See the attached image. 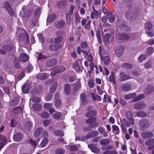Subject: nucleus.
Listing matches in <instances>:
<instances>
[{
  "label": "nucleus",
  "mask_w": 154,
  "mask_h": 154,
  "mask_svg": "<svg viewBox=\"0 0 154 154\" xmlns=\"http://www.w3.org/2000/svg\"><path fill=\"white\" fill-rule=\"evenodd\" d=\"M107 18L109 20V22L111 23H113L115 18L114 15L112 14L111 13H108L106 16Z\"/></svg>",
  "instance_id": "7c9ffc66"
},
{
  "label": "nucleus",
  "mask_w": 154,
  "mask_h": 154,
  "mask_svg": "<svg viewBox=\"0 0 154 154\" xmlns=\"http://www.w3.org/2000/svg\"><path fill=\"white\" fill-rule=\"evenodd\" d=\"M80 99L82 102H84L86 100V97L85 94L82 93L80 95Z\"/></svg>",
  "instance_id": "69168bd1"
},
{
  "label": "nucleus",
  "mask_w": 154,
  "mask_h": 154,
  "mask_svg": "<svg viewBox=\"0 0 154 154\" xmlns=\"http://www.w3.org/2000/svg\"><path fill=\"white\" fill-rule=\"evenodd\" d=\"M63 114L60 112H57L54 113L52 116L53 118L57 120H59L62 117Z\"/></svg>",
  "instance_id": "c756f323"
},
{
  "label": "nucleus",
  "mask_w": 154,
  "mask_h": 154,
  "mask_svg": "<svg viewBox=\"0 0 154 154\" xmlns=\"http://www.w3.org/2000/svg\"><path fill=\"white\" fill-rule=\"evenodd\" d=\"M103 154H116V152L115 150H107L104 152Z\"/></svg>",
  "instance_id": "774afa93"
},
{
  "label": "nucleus",
  "mask_w": 154,
  "mask_h": 154,
  "mask_svg": "<svg viewBox=\"0 0 154 154\" xmlns=\"http://www.w3.org/2000/svg\"><path fill=\"white\" fill-rule=\"evenodd\" d=\"M81 47L82 49H87V50L88 49H87L88 48V44L87 42H83L81 43L80 44Z\"/></svg>",
  "instance_id": "13d9d810"
},
{
  "label": "nucleus",
  "mask_w": 154,
  "mask_h": 154,
  "mask_svg": "<svg viewBox=\"0 0 154 154\" xmlns=\"http://www.w3.org/2000/svg\"><path fill=\"white\" fill-rule=\"evenodd\" d=\"M92 9L93 11L91 12V18L92 20H93L94 18L96 20H97L99 16L98 12L95 10L94 6L92 7Z\"/></svg>",
  "instance_id": "a211bd4d"
},
{
  "label": "nucleus",
  "mask_w": 154,
  "mask_h": 154,
  "mask_svg": "<svg viewBox=\"0 0 154 154\" xmlns=\"http://www.w3.org/2000/svg\"><path fill=\"white\" fill-rule=\"evenodd\" d=\"M136 17V14H134L131 11L127 12L126 14V17L127 19L131 21L134 20L135 19Z\"/></svg>",
  "instance_id": "ddd939ff"
},
{
  "label": "nucleus",
  "mask_w": 154,
  "mask_h": 154,
  "mask_svg": "<svg viewBox=\"0 0 154 154\" xmlns=\"http://www.w3.org/2000/svg\"><path fill=\"white\" fill-rule=\"evenodd\" d=\"M144 97L145 95L144 94H141L134 99H133L132 100L134 102H136L142 99Z\"/></svg>",
  "instance_id": "3c124183"
},
{
  "label": "nucleus",
  "mask_w": 154,
  "mask_h": 154,
  "mask_svg": "<svg viewBox=\"0 0 154 154\" xmlns=\"http://www.w3.org/2000/svg\"><path fill=\"white\" fill-rule=\"evenodd\" d=\"M108 81L111 82H112L114 85L116 84V82L114 78V76L111 75H110L109 76Z\"/></svg>",
  "instance_id": "bf43d9fd"
},
{
  "label": "nucleus",
  "mask_w": 154,
  "mask_h": 154,
  "mask_svg": "<svg viewBox=\"0 0 154 154\" xmlns=\"http://www.w3.org/2000/svg\"><path fill=\"white\" fill-rule=\"evenodd\" d=\"M65 150L61 148H58L55 150V154H64Z\"/></svg>",
  "instance_id": "8fccbe9b"
},
{
  "label": "nucleus",
  "mask_w": 154,
  "mask_h": 154,
  "mask_svg": "<svg viewBox=\"0 0 154 154\" xmlns=\"http://www.w3.org/2000/svg\"><path fill=\"white\" fill-rule=\"evenodd\" d=\"M145 27L147 30H151L152 29V23L149 21L146 22L145 24Z\"/></svg>",
  "instance_id": "6e6d98bb"
},
{
  "label": "nucleus",
  "mask_w": 154,
  "mask_h": 154,
  "mask_svg": "<svg viewBox=\"0 0 154 154\" xmlns=\"http://www.w3.org/2000/svg\"><path fill=\"white\" fill-rule=\"evenodd\" d=\"M148 54L149 55H151L154 52V48L152 47L148 48L146 50Z\"/></svg>",
  "instance_id": "0e129e2a"
},
{
  "label": "nucleus",
  "mask_w": 154,
  "mask_h": 154,
  "mask_svg": "<svg viewBox=\"0 0 154 154\" xmlns=\"http://www.w3.org/2000/svg\"><path fill=\"white\" fill-rule=\"evenodd\" d=\"M147 57V55L146 54H141L138 58V60L140 62H142L143 60L146 59Z\"/></svg>",
  "instance_id": "5fc2aeb1"
},
{
  "label": "nucleus",
  "mask_w": 154,
  "mask_h": 154,
  "mask_svg": "<svg viewBox=\"0 0 154 154\" xmlns=\"http://www.w3.org/2000/svg\"><path fill=\"white\" fill-rule=\"evenodd\" d=\"M154 143V139L150 138L146 140L145 144L147 146H150Z\"/></svg>",
  "instance_id": "09e8293b"
},
{
  "label": "nucleus",
  "mask_w": 154,
  "mask_h": 154,
  "mask_svg": "<svg viewBox=\"0 0 154 154\" xmlns=\"http://www.w3.org/2000/svg\"><path fill=\"white\" fill-rule=\"evenodd\" d=\"M54 134L58 137H63L64 135V133L63 131L60 130H56L54 131Z\"/></svg>",
  "instance_id": "72a5a7b5"
},
{
  "label": "nucleus",
  "mask_w": 154,
  "mask_h": 154,
  "mask_svg": "<svg viewBox=\"0 0 154 154\" xmlns=\"http://www.w3.org/2000/svg\"><path fill=\"white\" fill-rule=\"evenodd\" d=\"M30 85L29 84H24L22 88V91L24 94L28 93L30 90Z\"/></svg>",
  "instance_id": "a878e982"
},
{
  "label": "nucleus",
  "mask_w": 154,
  "mask_h": 154,
  "mask_svg": "<svg viewBox=\"0 0 154 154\" xmlns=\"http://www.w3.org/2000/svg\"><path fill=\"white\" fill-rule=\"evenodd\" d=\"M139 125L140 129L141 131H144L150 127V123L149 120L143 119L140 121Z\"/></svg>",
  "instance_id": "7ed1b4c3"
},
{
  "label": "nucleus",
  "mask_w": 154,
  "mask_h": 154,
  "mask_svg": "<svg viewBox=\"0 0 154 154\" xmlns=\"http://www.w3.org/2000/svg\"><path fill=\"white\" fill-rule=\"evenodd\" d=\"M90 48H88V49L87 51L85 50H82V53H84L85 55L87 56L88 60L89 62H91L93 60V58L92 56L91 53H90Z\"/></svg>",
  "instance_id": "4468645a"
},
{
  "label": "nucleus",
  "mask_w": 154,
  "mask_h": 154,
  "mask_svg": "<svg viewBox=\"0 0 154 154\" xmlns=\"http://www.w3.org/2000/svg\"><path fill=\"white\" fill-rule=\"evenodd\" d=\"M48 74L45 73H43L37 75V78L38 79L42 80H45L48 78Z\"/></svg>",
  "instance_id": "5701e85b"
},
{
  "label": "nucleus",
  "mask_w": 154,
  "mask_h": 154,
  "mask_svg": "<svg viewBox=\"0 0 154 154\" xmlns=\"http://www.w3.org/2000/svg\"><path fill=\"white\" fill-rule=\"evenodd\" d=\"M23 137V135L21 133H17L14 135L13 139L14 141L18 142L22 139Z\"/></svg>",
  "instance_id": "6ab92c4d"
},
{
  "label": "nucleus",
  "mask_w": 154,
  "mask_h": 154,
  "mask_svg": "<svg viewBox=\"0 0 154 154\" xmlns=\"http://www.w3.org/2000/svg\"><path fill=\"white\" fill-rule=\"evenodd\" d=\"M65 69V68L64 66H60L56 69V71L58 73L63 72Z\"/></svg>",
  "instance_id": "052dcab7"
},
{
  "label": "nucleus",
  "mask_w": 154,
  "mask_h": 154,
  "mask_svg": "<svg viewBox=\"0 0 154 154\" xmlns=\"http://www.w3.org/2000/svg\"><path fill=\"white\" fill-rule=\"evenodd\" d=\"M43 128L41 127L37 128L34 132V136L37 138L39 137L41 134Z\"/></svg>",
  "instance_id": "c85d7f7f"
},
{
  "label": "nucleus",
  "mask_w": 154,
  "mask_h": 154,
  "mask_svg": "<svg viewBox=\"0 0 154 154\" xmlns=\"http://www.w3.org/2000/svg\"><path fill=\"white\" fill-rule=\"evenodd\" d=\"M57 86V84L56 83H54L51 86L49 90L50 92L51 93H54L55 91Z\"/></svg>",
  "instance_id": "a19ab883"
},
{
  "label": "nucleus",
  "mask_w": 154,
  "mask_h": 154,
  "mask_svg": "<svg viewBox=\"0 0 154 154\" xmlns=\"http://www.w3.org/2000/svg\"><path fill=\"white\" fill-rule=\"evenodd\" d=\"M146 106V105L142 102H139L136 103L134 107L136 109H144Z\"/></svg>",
  "instance_id": "4be33fe9"
},
{
  "label": "nucleus",
  "mask_w": 154,
  "mask_h": 154,
  "mask_svg": "<svg viewBox=\"0 0 154 154\" xmlns=\"http://www.w3.org/2000/svg\"><path fill=\"white\" fill-rule=\"evenodd\" d=\"M117 38L118 43H122L125 41V32H117Z\"/></svg>",
  "instance_id": "1a4fd4ad"
},
{
  "label": "nucleus",
  "mask_w": 154,
  "mask_h": 154,
  "mask_svg": "<svg viewBox=\"0 0 154 154\" xmlns=\"http://www.w3.org/2000/svg\"><path fill=\"white\" fill-rule=\"evenodd\" d=\"M63 39L62 36H57L53 39L51 38L50 40V42L51 43L59 44L61 43Z\"/></svg>",
  "instance_id": "f3484780"
},
{
  "label": "nucleus",
  "mask_w": 154,
  "mask_h": 154,
  "mask_svg": "<svg viewBox=\"0 0 154 154\" xmlns=\"http://www.w3.org/2000/svg\"><path fill=\"white\" fill-rule=\"evenodd\" d=\"M117 32H125V21L124 20H118L116 22Z\"/></svg>",
  "instance_id": "f03ea898"
},
{
  "label": "nucleus",
  "mask_w": 154,
  "mask_h": 154,
  "mask_svg": "<svg viewBox=\"0 0 154 154\" xmlns=\"http://www.w3.org/2000/svg\"><path fill=\"white\" fill-rule=\"evenodd\" d=\"M125 48L123 45H119L116 48L115 51V54L117 57L122 56L124 53Z\"/></svg>",
  "instance_id": "423d86ee"
},
{
  "label": "nucleus",
  "mask_w": 154,
  "mask_h": 154,
  "mask_svg": "<svg viewBox=\"0 0 154 154\" xmlns=\"http://www.w3.org/2000/svg\"><path fill=\"white\" fill-rule=\"evenodd\" d=\"M40 116L42 118L46 119L50 117V115L48 112H43L40 114Z\"/></svg>",
  "instance_id": "603ef678"
},
{
  "label": "nucleus",
  "mask_w": 154,
  "mask_h": 154,
  "mask_svg": "<svg viewBox=\"0 0 154 154\" xmlns=\"http://www.w3.org/2000/svg\"><path fill=\"white\" fill-rule=\"evenodd\" d=\"M112 131L114 134L117 135L119 133V129L118 127L116 125H112Z\"/></svg>",
  "instance_id": "473e14b6"
},
{
  "label": "nucleus",
  "mask_w": 154,
  "mask_h": 154,
  "mask_svg": "<svg viewBox=\"0 0 154 154\" xmlns=\"http://www.w3.org/2000/svg\"><path fill=\"white\" fill-rule=\"evenodd\" d=\"M75 22L76 24H77L78 23H80V17H79V14L78 13L75 14Z\"/></svg>",
  "instance_id": "e2e57ef3"
},
{
  "label": "nucleus",
  "mask_w": 154,
  "mask_h": 154,
  "mask_svg": "<svg viewBox=\"0 0 154 154\" xmlns=\"http://www.w3.org/2000/svg\"><path fill=\"white\" fill-rule=\"evenodd\" d=\"M54 104L56 109H58L61 106L62 102L60 100L57 99L55 101Z\"/></svg>",
  "instance_id": "c03bdc74"
},
{
  "label": "nucleus",
  "mask_w": 154,
  "mask_h": 154,
  "mask_svg": "<svg viewBox=\"0 0 154 154\" xmlns=\"http://www.w3.org/2000/svg\"><path fill=\"white\" fill-rule=\"evenodd\" d=\"M146 90L148 93H150L153 91L154 88L152 85H147Z\"/></svg>",
  "instance_id": "4d7b16f0"
},
{
  "label": "nucleus",
  "mask_w": 154,
  "mask_h": 154,
  "mask_svg": "<svg viewBox=\"0 0 154 154\" xmlns=\"http://www.w3.org/2000/svg\"><path fill=\"white\" fill-rule=\"evenodd\" d=\"M57 60L56 59H51L47 60L45 65L48 67H52L55 66L57 63Z\"/></svg>",
  "instance_id": "9d476101"
},
{
  "label": "nucleus",
  "mask_w": 154,
  "mask_h": 154,
  "mask_svg": "<svg viewBox=\"0 0 154 154\" xmlns=\"http://www.w3.org/2000/svg\"><path fill=\"white\" fill-rule=\"evenodd\" d=\"M74 9V5H71L70 9L68 11V13H67L66 14V22L68 25H69L70 24L71 16L73 15Z\"/></svg>",
  "instance_id": "20e7f679"
},
{
  "label": "nucleus",
  "mask_w": 154,
  "mask_h": 154,
  "mask_svg": "<svg viewBox=\"0 0 154 154\" xmlns=\"http://www.w3.org/2000/svg\"><path fill=\"white\" fill-rule=\"evenodd\" d=\"M120 81H123L125 80V73L121 72L120 74V77L119 79Z\"/></svg>",
  "instance_id": "680f3d73"
},
{
  "label": "nucleus",
  "mask_w": 154,
  "mask_h": 154,
  "mask_svg": "<svg viewBox=\"0 0 154 154\" xmlns=\"http://www.w3.org/2000/svg\"><path fill=\"white\" fill-rule=\"evenodd\" d=\"M56 15L54 13H53L49 15L47 18V22L48 23H51L53 22L56 18Z\"/></svg>",
  "instance_id": "b1692460"
},
{
  "label": "nucleus",
  "mask_w": 154,
  "mask_h": 154,
  "mask_svg": "<svg viewBox=\"0 0 154 154\" xmlns=\"http://www.w3.org/2000/svg\"><path fill=\"white\" fill-rule=\"evenodd\" d=\"M66 4L65 0L59 1L57 4V5L59 8H63L64 7Z\"/></svg>",
  "instance_id": "79ce46f5"
},
{
  "label": "nucleus",
  "mask_w": 154,
  "mask_h": 154,
  "mask_svg": "<svg viewBox=\"0 0 154 154\" xmlns=\"http://www.w3.org/2000/svg\"><path fill=\"white\" fill-rule=\"evenodd\" d=\"M55 27L57 29H60L63 28L66 25L65 22L63 20H60L54 23Z\"/></svg>",
  "instance_id": "0eeeda50"
},
{
  "label": "nucleus",
  "mask_w": 154,
  "mask_h": 154,
  "mask_svg": "<svg viewBox=\"0 0 154 154\" xmlns=\"http://www.w3.org/2000/svg\"><path fill=\"white\" fill-rule=\"evenodd\" d=\"M114 37L112 35L108 33H106L103 38L104 44L111 43L114 40Z\"/></svg>",
  "instance_id": "39448f33"
},
{
  "label": "nucleus",
  "mask_w": 154,
  "mask_h": 154,
  "mask_svg": "<svg viewBox=\"0 0 154 154\" xmlns=\"http://www.w3.org/2000/svg\"><path fill=\"white\" fill-rule=\"evenodd\" d=\"M24 128L26 131H29L32 128V122L29 121L25 123L23 125Z\"/></svg>",
  "instance_id": "cd10ccee"
},
{
  "label": "nucleus",
  "mask_w": 154,
  "mask_h": 154,
  "mask_svg": "<svg viewBox=\"0 0 154 154\" xmlns=\"http://www.w3.org/2000/svg\"><path fill=\"white\" fill-rule=\"evenodd\" d=\"M64 91L65 94L66 95H69L70 94L71 92V88L69 84H65Z\"/></svg>",
  "instance_id": "412c9836"
},
{
  "label": "nucleus",
  "mask_w": 154,
  "mask_h": 154,
  "mask_svg": "<svg viewBox=\"0 0 154 154\" xmlns=\"http://www.w3.org/2000/svg\"><path fill=\"white\" fill-rule=\"evenodd\" d=\"M91 95L93 101L97 100L98 101H100L101 100V98L100 96L98 94L95 95L94 93H91Z\"/></svg>",
  "instance_id": "37998d69"
},
{
  "label": "nucleus",
  "mask_w": 154,
  "mask_h": 154,
  "mask_svg": "<svg viewBox=\"0 0 154 154\" xmlns=\"http://www.w3.org/2000/svg\"><path fill=\"white\" fill-rule=\"evenodd\" d=\"M22 109L21 107H19L14 109L13 111L14 114L17 115L20 113L22 111Z\"/></svg>",
  "instance_id": "a18cd8bd"
},
{
  "label": "nucleus",
  "mask_w": 154,
  "mask_h": 154,
  "mask_svg": "<svg viewBox=\"0 0 154 154\" xmlns=\"http://www.w3.org/2000/svg\"><path fill=\"white\" fill-rule=\"evenodd\" d=\"M127 118L129 120L130 123L132 125H133L134 123V120L133 118H132V115L131 112L128 111L127 112Z\"/></svg>",
  "instance_id": "f704fd0d"
},
{
  "label": "nucleus",
  "mask_w": 154,
  "mask_h": 154,
  "mask_svg": "<svg viewBox=\"0 0 154 154\" xmlns=\"http://www.w3.org/2000/svg\"><path fill=\"white\" fill-rule=\"evenodd\" d=\"M19 59L22 62H26L29 60V56L25 53L21 54L19 56Z\"/></svg>",
  "instance_id": "2eb2a0df"
},
{
  "label": "nucleus",
  "mask_w": 154,
  "mask_h": 154,
  "mask_svg": "<svg viewBox=\"0 0 154 154\" xmlns=\"http://www.w3.org/2000/svg\"><path fill=\"white\" fill-rule=\"evenodd\" d=\"M101 59L103 60L104 64L106 65L109 64L110 62L109 57L108 56H105V57L103 56L102 59Z\"/></svg>",
  "instance_id": "49530a36"
},
{
  "label": "nucleus",
  "mask_w": 154,
  "mask_h": 154,
  "mask_svg": "<svg viewBox=\"0 0 154 154\" xmlns=\"http://www.w3.org/2000/svg\"><path fill=\"white\" fill-rule=\"evenodd\" d=\"M48 140L47 138H44L40 143L41 147H45L48 144Z\"/></svg>",
  "instance_id": "de8ad7c7"
},
{
  "label": "nucleus",
  "mask_w": 154,
  "mask_h": 154,
  "mask_svg": "<svg viewBox=\"0 0 154 154\" xmlns=\"http://www.w3.org/2000/svg\"><path fill=\"white\" fill-rule=\"evenodd\" d=\"M88 147L91 151L95 153H98L100 151V149L96 147L95 144H89L88 145Z\"/></svg>",
  "instance_id": "dca6fc26"
},
{
  "label": "nucleus",
  "mask_w": 154,
  "mask_h": 154,
  "mask_svg": "<svg viewBox=\"0 0 154 154\" xmlns=\"http://www.w3.org/2000/svg\"><path fill=\"white\" fill-rule=\"evenodd\" d=\"M2 48L6 52H10L13 50L14 45H5L2 46Z\"/></svg>",
  "instance_id": "aec40b11"
},
{
  "label": "nucleus",
  "mask_w": 154,
  "mask_h": 154,
  "mask_svg": "<svg viewBox=\"0 0 154 154\" xmlns=\"http://www.w3.org/2000/svg\"><path fill=\"white\" fill-rule=\"evenodd\" d=\"M32 108L37 111H39L42 109V106L40 104H34L32 106Z\"/></svg>",
  "instance_id": "c9c22d12"
},
{
  "label": "nucleus",
  "mask_w": 154,
  "mask_h": 154,
  "mask_svg": "<svg viewBox=\"0 0 154 154\" xmlns=\"http://www.w3.org/2000/svg\"><path fill=\"white\" fill-rule=\"evenodd\" d=\"M20 97L19 96L14 97L11 102V104L12 106H15L17 105L19 102Z\"/></svg>",
  "instance_id": "393cba45"
},
{
  "label": "nucleus",
  "mask_w": 154,
  "mask_h": 154,
  "mask_svg": "<svg viewBox=\"0 0 154 154\" xmlns=\"http://www.w3.org/2000/svg\"><path fill=\"white\" fill-rule=\"evenodd\" d=\"M97 121V117L90 118L86 120L85 123L88 125V128L95 129L99 126V124Z\"/></svg>",
  "instance_id": "f257e3e1"
},
{
  "label": "nucleus",
  "mask_w": 154,
  "mask_h": 154,
  "mask_svg": "<svg viewBox=\"0 0 154 154\" xmlns=\"http://www.w3.org/2000/svg\"><path fill=\"white\" fill-rule=\"evenodd\" d=\"M142 135L143 138H148L153 137V134L151 132H146L142 133Z\"/></svg>",
  "instance_id": "ea45409f"
},
{
  "label": "nucleus",
  "mask_w": 154,
  "mask_h": 154,
  "mask_svg": "<svg viewBox=\"0 0 154 154\" xmlns=\"http://www.w3.org/2000/svg\"><path fill=\"white\" fill-rule=\"evenodd\" d=\"M136 94L134 93L126 95V100H129L134 98L136 96Z\"/></svg>",
  "instance_id": "864d4df0"
},
{
  "label": "nucleus",
  "mask_w": 154,
  "mask_h": 154,
  "mask_svg": "<svg viewBox=\"0 0 154 154\" xmlns=\"http://www.w3.org/2000/svg\"><path fill=\"white\" fill-rule=\"evenodd\" d=\"M116 10L117 13L119 14V16L120 17L124 15L125 11L124 9L121 7L117 8Z\"/></svg>",
  "instance_id": "4c0bfd02"
},
{
  "label": "nucleus",
  "mask_w": 154,
  "mask_h": 154,
  "mask_svg": "<svg viewBox=\"0 0 154 154\" xmlns=\"http://www.w3.org/2000/svg\"><path fill=\"white\" fill-rule=\"evenodd\" d=\"M97 113V111L95 109L92 110L88 111L85 114V117L87 118L97 117L96 116Z\"/></svg>",
  "instance_id": "f8f14e48"
},
{
  "label": "nucleus",
  "mask_w": 154,
  "mask_h": 154,
  "mask_svg": "<svg viewBox=\"0 0 154 154\" xmlns=\"http://www.w3.org/2000/svg\"><path fill=\"white\" fill-rule=\"evenodd\" d=\"M79 61H80V60L77 59L76 60L75 62L73 64L74 69L77 72H79L80 70V66L77 63V62Z\"/></svg>",
  "instance_id": "bb28decb"
},
{
  "label": "nucleus",
  "mask_w": 154,
  "mask_h": 154,
  "mask_svg": "<svg viewBox=\"0 0 154 154\" xmlns=\"http://www.w3.org/2000/svg\"><path fill=\"white\" fill-rule=\"evenodd\" d=\"M99 134L98 132L97 131H93L88 133L85 136H84L83 138L84 140L92 138L97 136Z\"/></svg>",
  "instance_id": "6e6552de"
},
{
  "label": "nucleus",
  "mask_w": 154,
  "mask_h": 154,
  "mask_svg": "<svg viewBox=\"0 0 154 154\" xmlns=\"http://www.w3.org/2000/svg\"><path fill=\"white\" fill-rule=\"evenodd\" d=\"M94 81L92 79L90 80L88 82L89 86L91 88H93L94 87Z\"/></svg>",
  "instance_id": "338daca9"
},
{
  "label": "nucleus",
  "mask_w": 154,
  "mask_h": 154,
  "mask_svg": "<svg viewBox=\"0 0 154 154\" xmlns=\"http://www.w3.org/2000/svg\"><path fill=\"white\" fill-rule=\"evenodd\" d=\"M110 140L108 139H104L101 140L100 141V144L102 146L107 145L109 143Z\"/></svg>",
  "instance_id": "58836bf2"
},
{
  "label": "nucleus",
  "mask_w": 154,
  "mask_h": 154,
  "mask_svg": "<svg viewBox=\"0 0 154 154\" xmlns=\"http://www.w3.org/2000/svg\"><path fill=\"white\" fill-rule=\"evenodd\" d=\"M61 47L60 44H52L49 46V49L51 51L55 52L59 50Z\"/></svg>",
  "instance_id": "9b49d317"
},
{
  "label": "nucleus",
  "mask_w": 154,
  "mask_h": 154,
  "mask_svg": "<svg viewBox=\"0 0 154 154\" xmlns=\"http://www.w3.org/2000/svg\"><path fill=\"white\" fill-rule=\"evenodd\" d=\"M96 35L97 37V39L98 43L100 44H101L102 41L100 38V33L99 29H98L96 30Z\"/></svg>",
  "instance_id": "e433bc0d"
},
{
  "label": "nucleus",
  "mask_w": 154,
  "mask_h": 154,
  "mask_svg": "<svg viewBox=\"0 0 154 154\" xmlns=\"http://www.w3.org/2000/svg\"><path fill=\"white\" fill-rule=\"evenodd\" d=\"M98 130L101 134L104 137H106L108 136L107 133L103 127H99Z\"/></svg>",
  "instance_id": "2f4dec72"
}]
</instances>
